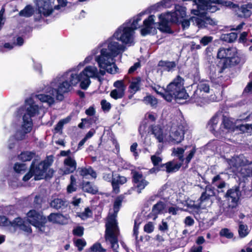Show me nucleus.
<instances>
[{
  "mask_svg": "<svg viewBox=\"0 0 252 252\" xmlns=\"http://www.w3.org/2000/svg\"><path fill=\"white\" fill-rule=\"evenodd\" d=\"M74 243L79 251H82L86 245L85 240L80 239H77L75 241Z\"/></svg>",
  "mask_w": 252,
  "mask_h": 252,
  "instance_id": "obj_54",
  "label": "nucleus"
},
{
  "mask_svg": "<svg viewBox=\"0 0 252 252\" xmlns=\"http://www.w3.org/2000/svg\"><path fill=\"white\" fill-rule=\"evenodd\" d=\"M114 86L116 88V89L121 90L125 92L126 87L124 85V81L122 80H118L114 82Z\"/></svg>",
  "mask_w": 252,
  "mask_h": 252,
  "instance_id": "obj_53",
  "label": "nucleus"
},
{
  "mask_svg": "<svg viewBox=\"0 0 252 252\" xmlns=\"http://www.w3.org/2000/svg\"><path fill=\"white\" fill-rule=\"evenodd\" d=\"M238 233L241 238L246 237L249 233L248 226L244 224L241 221L239 222Z\"/></svg>",
  "mask_w": 252,
  "mask_h": 252,
  "instance_id": "obj_40",
  "label": "nucleus"
},
{
  "mask_svg": "<svg viewBox=\"0 0 252 252\" xmlns=\"http://www.w3.org/2000/svg\"><path fill=\"white\" fill-rule=\"evenodd\" d=\"M76 180L73 175L70 176V183L67 187V192L71 193L76 190Z\"/></svg>",
  "mask_w": 252,
  "mask_h": 252,
  "instance_id": "obj_45",
  "label": "nucleus"
},
{
  "mask_svg": "<svg viewBox=\"0 0 252 252\" xmlns=\"http://www.w3.org/2000/svg\"><path fill=\"white\" fill-rule=\"evenodd\" d=\"M236 130H239L243 133H247L251 134L252 133V125L245 124L237 126Z\"/></svg>",
  "mask_w": 252,
  "mask_h": 252,
  "instance_id": "obj_43",
  "label": "nucleus"
},
{
  "mask_svg": "<svg viewBox=\"0 0 252 252\" xmlns=\"http://www.w3.org/2000/svg\"><path fill=\"white\" fill-rule=\"evenodd\" d=\"M37 162L36 160L32 161L30 171L23 178L24 181H28L32 176H34L35 180H39L44 178L45 173L48 169V165H45V164L41 162L37 165Z\"/></svg>",
  "mask_w": 252,
  "mask_h": 252,
  "instance_id": "obj_15",
  "label": "nucleus"
},
{
  "mask_svg": "<svg viewBox=\"0 0 252 252\" xmlns=\"http://www.w3.org/2000/svg\"><path fill=\"white\" fill-rule=\"evenodd\" d=\"M241 195L240 188L238 186H235L228 189L225 194L228 201L231 203L229 206L235 207L238 204Z\"/></svg>",
  "mask_w": 252,
  "mask_h": 252,
  "instance_id": "obj_20",
  "label": "nucleus"
},
{
  "mask_svg": "<svg viewBox=\"0 0 252 252\" xmlns=\"http://www.w3.org/2000/svg\"><path fill=\"white\" fill-rule=\"evenodd\" d=\"M123 198L122 196H119L116 198L114 203V213L109 216L106 223L105 241L106 243H110L114 252H118L117 249L119 248L118 236L119 232L116 218Z\"/></svg>",
  "mask_w": 252,
  "mask_h": 252,
  "instance_id": "obj_5",
  "label": "nucleus"
},
{
  "mask_svg": "<svg viewBox=\"0 0 252 252\" xmlns=\"http://www.w3.org/2000/svg\"><path fill=\"white\" fill-rule=\"evenodd\" d=\"M27 111L20 114L18 113V110L16 112V117L23 116V123L21 130L18 131L13 136L17 141L22 140L26 138L27 133L30 132L32 127V117L36 115L38 112V108L33 103L32 99L28 101Z\"/></svg>",
  "mask_w": 252,
  "mask_h": 252,
  "instance_id": "obj_7",
  "label": "nucleus"
},
{
  "mask_svg": "<svg viewBox=\"0 0 252 252\" xmlns=\"http://www.w3.org/2000/svg\"><path fill=\"white\" fill-rule=\"evenodd\" d=\"M27 216L29 222L35 227L39 231L41 232L45 231L47 219L41 212L32 210L27 213Z\"/></svg>",
  "mask_w": 252,
  "mask_h": 252,
  "instance_id": "obj_14",
  "label": "nucleus"
},
{
  "mask_svg": "<svg viewBox=\"0 0 252 252\" xmlns=\"http://www.w3.org/2000/svg\"><path fill=\"white\" fill-rule=\"evenodd\" d=\"M204 192H205V194H207L208 196L210 197L214 196L215 195L214 189L209 186H207L206 187Z\"/></svg>",
  "mask_w": 252,
  "mask_h": 252,
  "instance_id": "obj_62",
  "label": "nucleus"
},
{
  "mask_svg": "<svg viewBox=\"0 0 252 252\" xmlns=\"http://www.w3.org/2000/svg\"><path fill=\"white\" fill-rule=\"evenodd\" d=\"M28 167L25 163L17 162L14 166V171L19 174H23L27 170Z\"/></svg>",
  "mask_w": 252,
  "mask_h": 252,
  "instance_id": "obj_42",
  "label": "nucleus"
},
{
  "mask_svg": "<svg viewBox=\"0 0 252 252\" xmlns=\"http://www.w3.org/2000/svg\"><path fill=\"white\" fill-rule=\"evenodd\" d=\"M34 155L35 154L32 152H24L19 155L18 159L24 162L30 161L33 158Z\"/></svg>",
  "mask_w": 252,
  "mask_h": 252,
  "instance_id": "obj_36",
  "label": "nucleus"
},
{
  "mask_svg": "<svg viewBox=\"0 0 252 252\" xmlns=\"http://www.w3.org/2000/svg\"><path fill=\"white\" fill-rule=\"evenodd\" d=\"M220 236L225 237L227 239H231L233 237V233L228 228H224L220 230Z\"/></svg>",
  "mask_w": 252,
  "mask_h": 252,
  "instance_id": "obj_48",
  "label": "nucleus"
},
{
  "mask_svg": "<svg viewBox=\"0 0 252 252\" xmlns=\"http://www.w3.org/2000/svg\"><path fill=\"white\" fill-rule=\"evenodd\" d=\"M77 171L80 176L86 179H95L97 177L96 172L91 166L79 167Z\"/></svg>",
  "mask_w": 252,
  "mask_h": 252,
  "instance_id": "obj_24",
  "label": "nucleus"
},
{
  "mask_svg": "<svg viewBox=\"0 0 252 252\" xmlns=\"http://www.w3.org/2000/svg\"><path fill=\"white\" fill-rule=\"evenodd\" d=\"M95 113L96 111L94 106L89 107L85 111V114L89 117L95 115Z\"/></svg>",
  "mask_w": 252,
  "mask_h": 252,
  "instance_id": "obj_64",
  "label": "nucleus"
},
{
  "mask_svg": "<svg viewBox=\"0 0 252 252\" xmlns=\"http://www.w3.org/2000/svg\"><path fill=\"white\" fill-rule=\"evenodd\" d=\"M199 200L200 204L202 207L209 206L212 203V200L210 199V197L208 196L204 192L202 193L201 196L199 198Z\"/></svg>",
  "mask_w": 252,
  "mask_h": 252,
  "instance_id": "obj_41",
  "label": "nucleus"
},
{
  "mask_svg": "<svg viewBox=\"0 0 252 252\" xmlns=\"http://www.w3.org/2000/svg\"><path fill=\"white\" fill-rule=\"evenodd\" d=\"M33 13L34 9L32 6L28 5L19 12V15L21 16L29 17L32 16Z\"/></svg>",
  "mask_w": 252,
  "mask_h": 252,
  "instance_id": "obj_37",
  "label": "nucleus"
},
{
  "mask_svg": "<svg viewBox=\"0 0 252 252\" xmlns=\"http://www.w3.org/2000/svg\"><path fill=\"white\" fill-rule=\"evenodd\" d=\"M237 126L228 118L223 117L222 123L219 130V134L223 135L227 132H233L236 130Z\"/></svg>",
  "mask_w": 252,
  "mask_h": 252,
  "instance_id": "obj_21",
  "label": "nucleus"
},
{
  "mask_svg": "<svg viewBox=\"0 0 252 252\" xmlns=\"http://www.w3.org/2000/svg\"><path fill=\"white\" fill-rule=\"evenodd\" d=\"M92 215V211L89 208H87L85 209L84 212L80 213L78 216L83 220H85L88 218L91 217Z\"/></svg>",
  "mask_w": 252,
  "mask_h": 252,
  "instance_id": "obj_51",
  "label": "nucleus"
},
{
  "mask_svg": "<svg viewBox=\"0 0 252 252\" xmlns=\"http://www.w3.org/2000/svg\"><path fill=\"white\" fill-rule=\"evenodd\" d=\"M238 176L244 178L252 176V162L249 163V161L245 164L240 170V173Z\"/></svg>",
  "mask_w": 252,
  "mask_h": 252,
  "instance_id": "obj_28",
  "label": "nucleus"
},
{
  "mask_svg": "<svg viewBox=\"0 0 252 252\" xmlns=\"http://www.w3.org/2000/svg\"><path fill=\"white\" fill-rule=\"evenodd\" d=\"M154 226L152 222H149L148 223L146 224L144 227V230L145 232L150 233L154 231Z\"/></svg>",
  "mask_w": 252,
  "mask_h": 252,
  "instance_id": "obj_60",
  "label": "nucleus"
},
{
  "mask_svg": "<svg viewBox=\"0 0 252 252\" xmlns=\"http://www.w3.org/2000/svg\"><path fill=\"white\" fill-rule=\"evenodd\" d=\"M82 189L85 192L95 194L98 192V188L88 181H83L82 183Z\"/></svg>",
  "mask_w": 252,
  "mask_h": 252,
  "instance_id": "obj_29",
  "label": "nucleus"
},
{
  "mask_svg": "<svg viewBox=\"0 0 252 252\" xmlns=\"http://www.w3.org/2000/svg\"><path fill=\"white\" fill-rule=\"evenodd\" d=\"M52 90L47 91L48 88L46 90V92L49 94H38L33 95L31 98L27 99L25 101L24 107H21L18 109V113L22 114L27 111V106L28 101L32 99L33 103L38 108V112L36 115L39 113V112L42 110L41 107H39L35 102V99H38L42 102L47 103L49 105H51L54 102V96H56L57 99L62 101L63 100V75H61L57 77L51 84Z\"/></svg>",
  "mask_w": 252,
  "mask_h": 252,
  "instance_id": "obj_3",
  "label": "nucleus"
},
{
  "mask_svg": "<svg viewBox=\"0 0 252 252\" xmlns=\"http://www.w3.org/2000/svg\"><path fill=\"white\" fill-rule=\"evenodd\" d=\"M97 54L94 55L92 54V52H91V55L87 57L84 61L82 63H80L79 64V66H83L85 64L91 63V62L93 60V56H94V57L96 56H97Z\"/></svg>",
  "mask_w": 252,
  "mask_h": 252,
  "instance_id": "obj_59",
  "label": "nucleus"
},
{
  "mask_svg": "<svg viewBox=\"0 0 252 252\" xmlns=\"http://www.w3.org/2000/svg\"><path fill=\"white\" fill-rule=\"evenodd\" d=\"M158 66L163 67L165 70L170 71L176 67V63L175 62L161 61L158 63Z\"/></svg>",
  "mask_w": 252,
  "mask_h": 252,
  "instance_id": "obj_34",
  "label": "nucleus"
},
{
  "mask_svg": "<svg viewBox=\"0 0 252 252\" xmlns=\"http://www.w3.org/2000/svg\"><path fill=\"white\" fill-rule=\"evenodd\" d=\"M252 3H249L246 4H244L242 5L240 8V10L242 12L241 14L239 15L240 17H244L245 18H248L250 17L252 12Z\"/></svg>",
  "mask_w": 252,
  "mask_h": 252,
  "instance_id": "obj_33",
  "label": "nucleus"
},
{
  "mask_svg": "<svg viewBox=\"0 0 252 252\" xmlns=\"http://www.w3.org/2000/svg\"><path fill=\"white\" fill-rule=\"evenodd\" d=\"M126 50L125 45L119 43L112 38L98 45L92 50V54L95 55L100 53L97 58L100 65L102 66L103 64H107L112 69H114L117 73L118 68L116 65L115 58Z\"/></svg>",
  "mask_w": 252,
  "mask_h": 252,
  "instance_id": "obj_2",
  "label": "nucleus"
},
{
  "mask_svg": "<svg viewBox=\"0 0 252 252\" xmlns=\"http://www.w3.org/2000/svg\"><path fill=\"white\" fill-rule=\"evenodd\" d=\"M112 172L109 171L108 172H105L103 173V178L104 180L107 182H111L112 183L113 178L114 177Z\"/></svg>",
  "mask_w": 252,
  "mask_h": 252,
  "instance_id": "obj_56",
  "label": "nucleus"
},
{
  "mask_svg": "<svg viewBox=\"0 0 252 252\" xmlns=\"http://www.w3.org/2000/svg\"><path fill=\"white\" fill-rule=\"evenodd\" d=\"M126 178L118 174H115L112 181L113 190L117 193L119 192V185H123L126 182Z\"/></svg>",
  "mask_w": 252,
  "mask_h": 252,
  "instance_id": "obj_25",
  "label": "nucleus"
},
{
  "mask_svg": "<svg viewBox=\"0 0 252 252\" xmlns=\"http://www.w3.org/2000/svg\"><path fill=\"white\" fill-rule=\"evenodd\" d=\"M213 37L211 36H204L200 40V43L203 46H206L212 42Z\"/></svg>",
  "mask_w": 252,
  "mask_h": 252,
  "instance_id": "obj_52",
  "label": "nucleus"
},
{
  "mask_svg": "<svg viewBox=\"0 0 252 252\" xmlns=\"http://www.w3.org/2000/svg\"><path fill=\"white\" fill-rule=\"evenodd\" d=\"M151 159L154 166L158 165L162 161V158L156 155L152 156Z\"/></svg>",
  "mask_w": 252,
  "mask_h": 252,
  "instance_id": "obj_63",
  "label": "nucleus"
},
{
  "mask_svg": "<svg viewBox=\"0 0 252 252\" xmlns=\"http://www.w3.org/2000/svg\"><path fill=\"white\" fill-rule=\"evenodd\" d=\"M210 91V85L208 81L200 82L197 86V89L195 91L191 96L192 102L199 105L204 100V94L208 93Z\"/></svg>",
  "mask_w": 252,
  "mask_h": 252,
  "instance_id": "obj_16",
  "label": "nucleus"
},
{
  "mask_svg": "<svg viewBox=\"0 0 252 252\" xmlns=\"http://www.w3.org/2000/svg\"><path fill=\"white\" fill-rule=\"evenodd\" d=\"M38 14L35 16V20H39L41 17V14L45 16H48L52 12V7L50 2L46 0H39L37 2Z\"/></svg>",
  "mask_w": 252,
  "mask_h": 252,
  "instance_id": "obj_19",
  "label": "nucleus"
},
{
  "mask_svg": "<svg viewBox=\"0 0 252 252\" xmlns=\"http://www.w3.org/2000/svg\"><path fill=\"white\" fill-rule=\"evenodd\" d=\"M154 15H150L147 19L143 22L144 28L141 30V33L142 35L145 36L148 34L154 33L156 31L155 25L156 24L154 22Z\"/></svg>",
  "mask_w": 252,
  "mask_h": 252,
  "instance_id": "obj_22",
  "label": "nucleus"
},
{
  "mask_svg": "<svg viewBox=\"0 0 252 252\" xmlns=\"http://www.w3.org/2000/svg\"><path fill=\"white\" fill-rule=\"evenodd\" d=\"M50 205L53 208L59 209L63 205V202L61 199H55L51 201Z\"/></svg>",
  "mask_w": 252,
  "mask_h": 252,
  "instance_id": "obj_50",
  "label": "nucleus"
},
{
  "mask_svg": "<svg viewBox=\"0 0 252 252\" xmlns=\"http://www.w3.org/2000/svg\"><path fill=\"white\" fill-rule=\"evenodd\" d=\"M73 233L75 235L81 236L84 233V228L80 226H77L73 229Z\"/></svg>",
  "mask_w": 252,
  "mask_h": 252,
  "instance_id": "obj_58",
  "label": "nucleus"
},
{
  "mask_svg": "<svg viewBox=\"0 0 252 252\" xmlns=\"http://www.w3.org/2000/svg\"><path fill=\"white\" fill-rule=\"evenodd\" d=\"M227 162L231 171L238 176L241 168L246 164L248 160L243 156H240L232 157L227 159Z\"/></svg>",
  "mask_w": 252,
  "mask_h": 252,
  "instance_id": "obj_17",
  "label": "nucleus"
},
{
  "mask_svg": "<svg viewBox=\"0 0 252 252\" xmlns=\"http://www.w3.org/2000/svg\"><path fill=\"white\" fill-rule=\"evenodd\" d=\"M141 86V79L137 77L133 79L129 86V91L131 94H135L140 90Z\"/></svg>",
  "mask_w": 252,
  "mask_h": 252,
  "instance_id": "obj_31",
  "label": "nucleus"
},
{
  "mask_svg": "<svg viewBox=\"0 0 252 252\" xmlns=\"http://www.w3.org/2000/svg\"><path fill=\"white\" fill-rule=\"evenodd\" d=\"M83 121L87 122V126L89 127L91 125L97 123L98 121V117L96 115L89 116L88 118L83 119Z\"/></svg>",
  "mask_w": 252,
  "mask_h": 252,
  "instance_id": "obj_49",
  "label": "nucleus"
},
{
  "mask_svg": "<svg viewBox=\"0 0 252 252\" xmlns=\"http://www.w3.org/2000/svg\"><path fill=\"white\" fill-rule=\"evenodd\" d=\"M77 168V162L74 157H68L64 158V174L73 173Z\"/></svg>",
  "mask_w": 252,
  "mask_h": 252,
  "instance_id": "obj_23",
  "label": "nucleus"
},
{
  "mask_svg": "<svg viewBox=\"0 0 252 252\" xmlns=\"http://www.w3.org/2000/svg\"><path fill=\"white\" fill-rule=\"evenodd\" d=\"M98 55L95 57V61L97 63L99 69L94 65L86 66L79 73H67L70 76L69 82L64 81V93L68 92L72 89V86L80 82V86L81 89L86 90L91 83L90 79H97L99 82L101 81V76H104L106 72L115 74V70L112 69L107 64H103L101 66L97 60Z\"/></svg>",
  "mask_w": 252,
  "mask_h": 252,
  "instance_id": "obj_1",
  "label": "nucleus"
},
{
  "mask_svg": "<svg viewBox=\"0 0 252 252\" xmlns=\"http://www.w3.org/2000/svg\"><path fill=\"white\" fill-rule=\"evenodd\" d=\"M219 118L217 116H214L209 121L208 126L210 129L214 133V134H219L220 128H218L217 124L219 122Z\"/></svg>",
  "mask_w": 252,
  "mask_h": 252,
  "instance_id": "obj_32",
  "label": "nucleus"
},
{
  "mask_svg": "<svg viewBox=\"0 0 252 252\" xmlns=\"http://www.w3.org/2000/svg\"><path fill=\"white\" fill-rule=\"evenodd\" d=\"M63 127V120H61L60 121V122L58 123L57 125L55 128V134L59 133L62 134V129Z\"/></svg>",
  "mask_w": 252,
  "mask_h": 252,
  "instance_id": "obj_61",
  "label": "nucleus"
},
{
  "mask_svg": "<svg viewBox=\"0 0 252 252\" xmlns=\"http://www.w3.org/2000/svg\"><path fill=\"white\" fill-rule=\"evenodd\" d=\"M184 84V79L178 75L167 86L166 89L159 87L156 89V91L169 102L173 99L176 100L186 99L189 95L186 92Z\"/></svg>",
  "mask_w": 252,
  "mask_h": 252,
  "instance_id": "obj_6",
  "label": "nucleus"
},
{
  "mask_svg": "<svg viewBox=\"0 0 252 252\" xmlns=\"http://www.w3.org/2000/svg\"><path fill=\"white\" fill-rule=\"evenodd\" d=\"M237 38V34L235 32H231L223 34L222 36V38L225 41L228 42H233Z\"/></svg>",
  "mask_w": 252,
  "mask_h": 252,
  "instance_id": "obj_47",
  "label": "nucleus"
},
{
  "mask_svg": "<svg viewBox=\"0 0 252 252\" xmlns=\"http://www.w3.org/2000/svg\"><path fill=\"white\" fill-rule=\"evenodd\" d=\"M134 32L126 24H123L114 33L113 38L125 45L131 46L134 44Z\"/></svg>",
  "mask_w": 252,
  "mask_h": 252,
  "instance_id": "obj_12",
  "label": "nucleus"
},
{
  "mask_svg": "<svg viewBox=\"0 0 252 252\" xmlns=\"http://www.w3.org/2000/svg\"><path fill=\"white\" fill-rule=\"evenodd\" d=\"M143 102L146 104H149L152 107H155L158 104L157 99L152 95H148L144 97Z\"/></svg>",
  "mask_w": 252,
  "mask_h": 252,
  "instance_id": "obj_44",
  "label": "nucleus"
},
{
  "mask_svg": "<svg viewBox=\"0 0 252 252\" xmlns=\"http://www.w3.org/2000/svg\"><path fill=\"white\" fill-rule=\"evenodd\" d=\"M196 152L195 146L187 145L183 147L173 148L172 155L177 157L181 163H183L185 160V163L188 164L193 158Z\"/></svg>",
  "mask_w": 252,
  "mask_h": 252,
  "instance_id": "obj_11",
  "label": "nucleus"
},
{
  "mask_svg": "<svg viewBox=\"0 0 252 252\" xmlns=\"http://www.w3.org/2000/svg\"><path fill=\"white\" fill-rule=\"evenodd\" d=\"M220 1V0H198L197 9L191 10V13L196 16L190 18L193 24L201 28H206L208 25H216L217 21L207 16L206 14L207 11L216 12L218 9L217 4Z\"/></svg>",
  "mask_w": 252,
  "mask_h": 252,
  "instance_id": "obj_4",
  "label": "nucleus"
},
{
  "mask_svg": "<svg viewBox=\"0 0 252 252\" xmlns=\"http://www.w3.org/2000/svg\"><path fill=\"white\" fill-rule=\"evenodd\" d=\"M165 207V204L162 201L158 202L154 205L152 208V213L155 216L158 215L162 212Z\"/></svg>",
  "mask_w": 252,
  "mask_h": 252,
  "instance_id": "obj_35",
  "label": "nucleus"
},
{
  "mask_svg": "<svg viewBox=\"0 0 252 252\" xmlns=\"http://www.w3.org/2000/svg\"><path fill=\"white\" fill-rule=\"evenodd\" d=\"M175 12H167L159 15V22L158 25L159 30L164 32L170 30L167 24L169 22H175L180 18H183L186 15V8L185 7L177 5L175 7Z\"/></svg>",
  "mask_w": 252,
  "mask_h": 252,
  "instance_id": "obj_9",
  "label": "nucleus"
},
{
  "mask_svg": "<svg viewBox=\"0 0 252 252\" xmlns=\"http://www.w3.org/2000/svg\"><path fill=\"white\" fill-rule=\"evenodd\" d=\"M101 105L102 110L104 111H108L110 109L111 106L109 102H107L105 99L101 101Z\"/></svg>",
  "mask_w": 252,
  "mask_h": 252,
  "instance_id": "obj_57",
  "label": "nucleus"
},
{
  "mask_svg": "<svg viewBox=\"0 0 252 252\" xmlns=\"http://www.w3.org/2000/svg\"><path fill=\"white\" fill-rule=\"evenodd\" d=\"M152 133L158 142L163 143L166 141V139L167 138V136L164 133L163 130L160 126H154L152 128Z\"/></svg>",
  "mask_w": 252,
  "mask_h": 252,
  "instance_id": "obj_26",
  "label": "nucleus"
},
{
  "mask_svg": "<svg viewBox=\"0 0 252 252\" xmlns=\"http://www.w3.org/2000/svg\"><path fill=\"white\" fill-rule=\"evenodd\" d=\"M145 13V12L140 13L136 17H134L132 19L130 20L128 23H125L124 24H126L128 27L134 32V30L139 28L138 23L141 21V17L144 15Z\"/></svg>",
  "mask_w": 252,
  "mask_h": 252,
  "instance_id": "obj_30",
  "label": "nucleus"
},
{
  "mask_svg": "<svg viewBox=\"0 0 252 252\" xmlns=\"http://www.w3.org/2000/svg\"><path fill=\"white\" fill-rule=\"evenodd\" d=\"M0 226L8 227L11 232H15L17 229H19L27 233L32 232L29 224L21 218H17L10 221L6 217L0 216Z\"/></svg>",
  "mask_w": 252,
  "mask_h": 252,
  "instance_id": "obj_10",
  "label": "nucleus"
},
{
  "mask_svg": "<svg viewBox=\"0 0 252 252\" xmlns=\"http://www.w3.org/2000/svg\"><path fill=\"white\" fill-rule=\"evenodd\" d=\"M131 174L132 175V181L135 185L137 192L140 193L142 190L149 185V182L146 180L140 172L133 171Z\"/></svg>",
  "mask_w": 252,
  "mask_h": 252,
  "instance_id": "obj_18",
  "label": "nucleus"
},
{
  "mask_svg": "<svg viewBox=\"0 0 252 252\" xmlns=\"http://www.w3.org/2000/svg\"><path fill=\"white\" fill-rule=\"evenodd\" d=\"M182 165V163H178L173 160L162 165L161 167H165L167 172L171 173L178 171L181 167Z\"/></svg>",
  "mask_w": 252,
  "mask_h": 252,
  "instance_id": "obj_27",
  "label": "nucleus"
},
{
  "mask_svg": "<svg viewBox=\"0 0 252 252\" xmlns=\"http://www.w3.org/2000/svg\"><path fill=\"white\" fill-rule=\"evenodd\" d=\"M188 130V125L183 122L178 125H173L171 128V131L169 135L166 139V141L172 142L174 144H179L181 142L184 138V134Z\"/></svg>",
  "mask_w": 252,
  "mask_h": 252,
  "instance_id": "obj_13",
  "label": "nucleus"
},
{
  "mask_svg": "<svg viewBox=\"0 0 252 252\" xmlns=\"http://www.w3.org/2000/svg\"><path fill=\"white\" fill-rule=\"evenodd\" d=\"M217 56L219 58L222 59L218 65L220 73L229 66L236 65L240 62L237 49L235 47L221 48L218 50Z\"/></svg>",
  "mask_w": 252,
  "mask_h": 252,
  "instance_id": "obj_8",
  "label": "nucleus"
},
{
  "mask_svg": "<svg viewBox=\"0 0 252 252\" xmlns=\"http://www.w3.org/2000/svg\"><path fill=\"white\" fill-rule=\"evenodd\" d=\"M48 220L53 223H61L63 220V216L60 213H52L48 217Z\"/></svg>",
  "mask_w": 252,
  "mask_h": 252,
  "instance_id": "obj_38",
  "label": "nucleus"
},
{
  "mask_svg": "<svg viewBox=\"0 0 252 252\" xmlns=\"http://www.w3.org/2000/svg\"><path fill=\"white\" fill-rule=\"evenodd\" d=\"M124 91H123L121 90H119L116 89L112 90L110 94V96L115 99L122 98L124 96Z\"/></svg>",
  "mask_w": 252,
  "mask_h": 252,
  "instance_id": "obj_46",
  "label": "nucleus"
},
{
  "mask_svg": "<svg viewBox=\"0 0 252 252\" xmlns=\"http://www.w3.org/2000/svg\"><path fill=\"white\" fill-rule=\"evenodd\" d=\"M93 252H105L106 250L103 249L100 244H94L91 248Z\"/></svg>",
  "mask_w": 252,
  "mask_h": 252,
  "instance_id": "obj_55",
  "label": "nucleus"
},
{
  "mask_svg": "<svg viewBox=\"0 0 252 252\" xmlns=\"http://www.w3.org/2000/svg\"><path fill=\"white\" fill-rule=\"evenodd\" d=\"M212 184L219 189H222L225 187V183L221 179L220 175H218L215 176L212 179Z\"/></svg>",
  "mask_w": 252,
  "mask_h": 252,
  "instance_id": "obj_39",
  "label": "nucleus"
}]
</instances>
